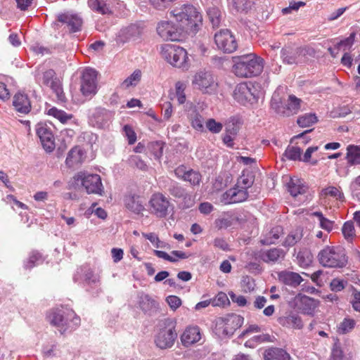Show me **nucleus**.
I'll return each mask as SVG.
<instances>
[{
    "mask_svg": "<svg viewBox=\"0 0 360 360\" xmlns=\"http://www.w3.org/2000/svg\"><path fill=\"white\" fill-rule=\"evenodd\" d=\"M58 20L61 22L66 23L69 30L72 32H78L82 24V20L79 16L69 13L59 15Z\"/></svg>",
    "mask_w": 360,
    "mask_h": 360,
    "instance_id": "nucleus-26",
    "label": "nucleus"
},
{
    "mask_svg": "<svg viewBox=\"0 0 360 360\" xmlns=\"http://www.w3.org/2000/svg\"><path fill=\"white\" fill-rule=\"evenodd\" d=\"M113 117V113L103 108H95L90 110L89 122L94 127L103 129L109 125Z\"/></svg>",
    "mask_w": 360,
    "mask_h": 360,
    "instance_id": "nucleus-12",
    "label": "nucleus"
},
{
    "mask_svg": "<svg viewBox=\"0 0 360 360\" xmlns=\"http://www.w3.org/2000/svg\"><path fill=\"white\" fill-rule=\"evenodd\" d=\"M285 252L281 248L262 250L258 253V257L266 263H275L284 258Z\"/></svg>",
    "mask_w": 360,
    "mask_h": 360,
    "instance_id": "nucleus-22",
    "label": "nucleus"
},
{
    "mask_svg": "<svg viewBox=\"0 0 360 360\" xmlns=\"http://www.w3.org/2000/svg\"><path fill=\"white\" fill-rule=\"evenodd\" d=\"M324 193L326 195L334 197L336 199H340L342 195L341 191L338 188L333 186H329L326 188L324 190Z\"/></svg>",
    "mask_w": 360,
    "mask_h": 360,
    "instance_id": "nucleus-64",
    "label": "nucleus"
},
{
    "mask_svg": "<svg viewBox=\"0 0 360 360\" xmlns=\"http://www.w3.org/2000/svg\"><path fill=\"white\" fill-rule=\"evenodd\" d=\"M300 302L303 305L301 309L304 314H311L316 307V300L308 296L302 297L300 298Z\"/></svg>",
    "mask_w": 360,
    "mask_h": 360,
    "instance_id": "nucleus-39",
    "label": "nucleus"
},
{
    "mask_svg": "<svg viewBox=\"0 0 360 360\" xmlns=\"http://www.w3.org/2000/svg\"><path fill=\"white\" fill-rule=\"evenodd\" d=\"M282 232L283 229L281 226H276L273 228L268 233L266 234L264 238L261 240L262 244L271 245L275 243L279 238Z\"/></svg>",
    "mask_w": 360,
    "mask_h": 360,
    "instance_id": "nucleus-36",
    "label": "nucleus"
},
{
    "mask_svg": "<svg viewBox=\"0 0 360 360\" xmlns=\"http://www.w3.org/2000/svg\"><path fill=\"white\" fill-rule=\"evenodd\" d=\"M36 132L44 149L47 152H52L55 148V139L51 128L45 123H38Z\"/></svg>",
    "mask_w": 360,
    "mask_h": 360,
    "instance_id": "nucleus-16",
    "label": "nucleus"
},
{
    "mask_svg": "<svg viewBox=\"0 0 360 360\" xmlns=\"http://www.w3.org/2000/svg\"><path fill=\"white\" fill-rule=\"evenodd\" d=\"M123 131L125 137L127 139L129 144L132 145L136 141V134L130 125H124Z\"/></svg>",
    "mask_w": 360,
    "mask_h": 360,
    "instance_id": "nucleus-55",
    "label": "nucleus"
},
{
    "mask_svg": "<svg viewBox=\"0 0 360 360\" xmlns=\"http://www.w3.org/2000/svg\"><path fill=\"white\" fill-rule=\"evenodd\" d=\"M288 191L293 197H297L304 194L307 190V186L303 180L298 178H291L288 183Z\"/></svg>",
    "mask_w": 360,
    "mask_h": 360,
    "instance_id": "nucleus-32",
    "label": "nucleus"
},
{
    "mask_svg": "<svg viewBox=\"0 0 360 360\" xmlns=\"http://www.w3.org/2000/svg\"><path fill=\"white\" fill-rule=\"evenodd\" d=\"M184 31L179 26L176 27L169 21L160 22L157 27L158 34L164 40L178 41Z\"/></svg>",
    "mask_w": 360,
    "mask_h": 360,
    "instance_id": "nucleus-15",
    "label": "nucleus"
},
{
    "mask_svg": "<svg viewBox=\"0 0 360 360\" xmlns=\"http://www.w3.org/2000/svg\"><path fill=\"white\" fill-rule=\"evenodd\" d=\"M87 4L92 11L102 15L112 14L117 6H122L116 0H88Z\"/></svg>",
    "mask_w": 360,
    "mask_h": 360,
    "instance_id": "nucleus-17",
    "label": "nucleus"
},
{
    "mask_svg": "<svg viewBox=\"0 0 360 360\" xmlns=\"http://www.w3.org/2000/svg\"><path fill=\"white\" fill-rule=\"evenodd\" d=\"M236 134V130L233 129L232 130L227 129L226 134L223 137L224 143L230 148L233 146V136Z\"/></svg>",
    "mask_w": 360,
    "mask_h": 360,
    "instance_id": "nucleus-61",
    "label": "nucleus"
},
{
    "mask_svg": "<svg viewBox=\"0 0 360 360\" xmlns=\"http://www.w3.org/2000/svg\"><path fill=\"white\" fill-rule=\"evenodd\" d=\"M319 263L324 267L342 268L347 263L344 248L340 246H326L318 255Z\"/></svg>",
    "mask_w": 360,
    "mask_h": 360,
    "instance_id": "nucleus-4",
    "label": "nucleus"
},
{
    "mask_svg": "<svg viewBox=\"0 0 360 360\" xmlns=\"http://www.w3.org/2000/svg\"><path fill=\"white\" fill-rule=\"evenodd\" d=\"M176 338L175 326L169 319H165L159 323L154 340L155 345L158 348L161 349L171 348Z\"/></svg>",
    "mask_w": 360,
    "mask_h": 360,
    "instance_id": "nucleus-6",
    "label": "nucleus"
},
{
    "mask_svg": "<svg viewBox=\"0 0 360 360\" xmlns=\"http://www.w3.org/2000/svg\"><path fill=\"white\" fill-rule=\"evenodd\" d=\"M161 56L173 67L183 70H187L189 68L187 51L179 46L170 44H164L161 47Z\"/></svg>",
    "mask_w": 360,
    "mask_h": 360,
    "instance_id": "nucleus-5",
    "label": "nucleus"
},
{
    "mask_svg": "<svg viewBox=\"0 0 360 360\" xmlns=\"http://www.w3.org/2000/svg\"><path fill=\"white\" fill-rule=\"evenodd\" d=\"M82 274L84 281L89 283H96L99 281L100 276L98 274L94 273L91 269L87 268H82L77 274ZM75 281L78 280L77 275L74 276Z\"/></svg>",
    "mask_w": 360,
    "mask_h": 360,
    "instance_id": "nucleus-35",
    "label": "nucleus"
},
{
    "mask_svg": "<svg viewBox=\"0 0 360 360\" xmlns=\"http://www.w3.org/2000/svg\"><path fill=\"white\" fill-rule=\"evenodd\" d=\"M13 105L17 112L23 115L28 114L32 108L31 102L27 95L20 92L14 95Z\"/></svg>",
    "mask_w": 360,
    "mask_h": 360,
    "instance_id": "nucleus-21",
    "label": "nucleus"
},
{
    "mask_svg": "<svg viewBox=\"0 0 360 360\" xmlns=\"http://www.w3.org/2000/svg\"><path fill=\"white\" fill-rule=\"evenodd\" d=\"M49 86L56 94V97L59 101H65V94L62 88V84L58 78H55V80L51 82V84Z\"/></svg>",
    "mask_w": 360,
    "mask_h": 360,
    "instance_id": "nucleus-49",
    "label": "nucleus"
},
{
    "mask_svg": "<svg viewBox=\"0 0 360 360\" xmlns=\"http://www.w3.org/2000/svg\"><path fill=\"white\" fill-rule=\"evenodd\" d=\"M263 70V60L253 53L234 58L233 72L240 77H251L259 75Z\"/></svg>",
    "mask_w": 360,
    "mask_h": 360,
    "instance_id": "nucleus-2",
    "label": "nucleus"
},
{
    "mask_svg": "<svg viewBox=\"0 0 360 360\" xmlns=\"http://www.w3.org/2000/svg\"><path fill=\"white\" fill-rule=\"evenodd\" d=\"M319 149L318 146L309 147L305 151L303 156H302L301 161L304 162H310L311 165H315L318 162L317 159L311 160V155Z\"/></svg>",
    "mask_w": 360,
    "mask_h": 360,
    "instance_id": "nucleus-53",
    "label": "nucleus"
},
{
    "mask_svg": "<svg viewBox=\"0 0 360 360\" xmlns=\"http://www.w3.org/2000/svg\"><path fill=\"white\" fill-rule=\"evenodd\" d=\"M85 158L84 151L81 148L76 146L69 151L65 162L68 167H72L83 162Z\"/></svg>",
    "mask_w": 360,
    "mask_h": 360,
    "instance_id": "nucleus-28",
    "label": "nucleus"
},
{
    "mask_svg": "<svg viewBox=\"0 0 360 360\" xmlns=\"http://www.w3.org/2000/svg\"><path fill=\"white\" fill-rule=\"evenodd\" d=\"M248 197L247 191H245L237 186L230 188L224 193L221 196V202L224 204L238 203L245 201Z\"/></svg>",
    "mask_w": 360,
    "mask_h": 360,
    "instance_id": "nucleus-18",
    "label": "nucleus"
},
{
    "mask_svg": "<svg viewBox=\"0 0 360 360\" xmlns=\"http://www.w3.org/2000/svg\"><path fill=\"white\" fill-rule=\"evenodd\" d=\"M192 84L195 88L205 94L213 93L217 86L212 75L206 71L197 72L193 77Z\"/></svg>",
    "mask_w": 360,
    "mask_h": 360,
    "instance_id": "nucleus-10",
    "label": "nucleus"
},
{
    "mask_svg": "<svg viewBox=\"0 0 360 360\" xmlns=\"http://www.w3.org/2000/svg\"><path fill=\"white\" fill-rule=\"evenodd\" d=\"M345 160L350 167L360 165V145L350 144L346 148Z\"/></svg>",
    "mask_w": 360,
    "mask_h": 360,
    "instance_id": "nucleus-29",
    "label": "nucleus"
},
{
    "mask_svg": "<svg viewBox=\"0 0 360 360\" xmlns=\"http://www.w3.org/2000/svg\"><path fill=\"white\" fill-rule=\"evenodd\" d=\"M55 72L53 70H49L42 75L41 82L46 86H49L51 82L55 80Z\"/></svg>",
    "mask_w": 360,
    "mask_h": 360,
    "instance_id": "nucleus-60",
    "label": "nucleus"
},
{
    "mask_svg": "<svg viewBox=\"0 0 360 360\" xmlns=\"http://www.w3.org/2000/svg\"><path fill=\"white\" fill-rule=\"evenodd\" d=\"M124 204L126 207L130 211L140 214L144 210V206L141 198L135 195H128L124 198Z\"/></svg>",
    "mask_w": 360,
    "mask_h": 360,
    "instance_id": "nucleus-31",
    "label": "nucleus"
},
{
    "mask_svg": "<svg viewBox=\"0 0 360 360\" xmlns=\"http://www.w3.org/2000/svg\"><path fill=\"white\" fill-rule=\"evenodd\" d=\"M80 91L84 96H92L97 92V72L86 68L82 75Z\"/></svg>",
    "mask_w": 360,
    "mask_h": 360,
    "instance_id": "nucleus-11",
    "label": "nucleus"
},
{
    "mask_svg": "<svg viewBox=\"0 0 360 360\" xmlns=\"http://www.w3.org/2000/svg\"><path fill=\"white\" fill-rule=\"evenodd\" d=\"M253 182L254 178L252 174L243 173L242 175L238 179L236 186L245 191H247V189L252 185Z\"/></svg>",
    "mask_w": 360,
    "mask_h": 360,
    "instance_id": "nucleus-46",
    "label": "nucleus"
},
{
    "mask_svg": "<svg viewBox=\"0 0 360 360\" xmlns=\"http://www.w3.org/2000/svg\"><path fill=\"white\" fill-rule=\"evenodd\" d=\"M342 232L344 238L348 242H352L356 237V231L354 226V223L352 221H346L342 228Z\"/></svg>",
    "mask_w": 360,
    "mask_h": 360,
    "instance_id": "nucleus-40",
    "label": "nucleus"
},
{
    "mask_svg": "<svg viewBox=\"0 0 360 360\" xmlns=\"http://www.w3.org/2000/svg\"><path fill=\"white\" fill-rule=\"evenodd\" d=\"M164 146L162 141H153L148 145V150L155 160H160L163 155Z\"/></svg>",
    "mask_w": 360,
    "mask_h": 360,
    "instance_id": "nucleus-37",
    "label": "nucleus"
},
{
    "mask_svg": "<svg viewBox=\"0 0 360 360\" xmlns=\"http://www.w3.org/2000/svg\"><path fill=\"white\" fill-rule=\"evenodd\" d=\"M301 51L300 48H295L290 46L283 47L281 51V58L283 63L287 65L297 64Z\"/></svg>",
    "mask_w": 360,
    "mask_h": 360,
    "instance_id": "nucleus-24",
    "label": "nucleus"
},
{
    "mask_svg": "<svg viewBox=\"0 0 360 360\" xmlns=\"http://www.w3.org/2000/svg\"><path fill=\"white\" fill-rule=\"evenodd\" d=\"M330 288L335 292L341 291L345 288V281L339 278H334L330 282Z\"/></svg>",
    "mask_w": 360,
    "mask_h": 360,
    "instance_id": "nucleus-63",
    "label": "nucleus"
},
{
    "mask_svg": "<svg viewBox=\"0 0 360 360\" xmlns=\"http://www.w3.org/2000/svg\"><path fill=\"white\" fill-rule=\"evenodd\" d=\"M186 89V84L183 82L179 81L175 84L174 98L176 99L179 105L186 104V96L185 94Z\"/></svg>",
    "mask_w": 360,
    "mask_h": 360,
    "instance_id": "nucleus-38",
    "label": "nucleus"
},
{
    "mask_svg": "<svg viewBox=\"0 0 360 360\" xmlns=\"http://www.w3.org/2000/svg\"><path fill=\"white\" fill-rule=\"evenodd\" d=\"M311 215L315 216L319 221V226L321 229L330 232L333 229L334 221L324 217L321 212H314Z\"/></svg>",
    "mask_w": 360,
    "mask_h": 360,
    "instance_id": "nucleus-45",
    "label": "nucleus"
},
{
    "mask_svg": "<svg viewBox=\"0 0 360 360\" xmlns=\"http://www.w3.org/2000/svg\"><path fill=\"white\" fill-rule=\"evenodd\" d=\"M278 278L282 283L291 287H296L302 281L299 274L287 270L280 271L278 274Z\"/></svg>",
    "mask_w": 360,
    "mask_h": 360,
    "instance_id": "nucleus-25",
    "label": "nucleus"
},
{
    "mask_svg": "<svg viewBox=\"0 0 360 360\" xmlns=\"http://www.w3.org/2000/svg\"><path fill=\"white\" fill-rule=\"evenodd\" d=\"M141 77V72L139 70H136L130 76H129L122 83L124 88H129V86H136Z\"/></svg>",
    "mask_w": 360,
    "mask_h": 360,
    "instance_id": "nucleus-48",
    "label": "nucleus"
},
{
    "mask_svg": "<svg viewBox=\"0 0 360 360\" xmlns=\"http://www.w3.org/2000/svg\"><path fill=\"white\" fill-rule=\"evenodd\" d=\"M355 326V321L353 319H345L338 326V333L339 334H346L350 332Z\"/></svg>",
    "mask_w": 360,
    "mask_h": 360,
    "instance_id": "nucleus-51",
    "label": "nucleus"
},
{
    "mask_svg": "<svg viewBox=\"0 0 360 360\" xmlns=\"http://www.w3.org/2000/svg\"><path fill=\"white\" fill-rule=\"evenodd\" d=\"M166 302L173 311L176 310L182 304L181 300L176 295H169L166 298Z\"/></svg>",
    "mask_w": 360,
    "mask_h": 360,
    "instance_id": "nucleus-56",
    "label": "nucleus"
},
{
    "mask_svg": "<svg viewBox=\"0 0 360 360\" xmlns=\"http://www.w3.org/2000/svg\"><path fill=\"white\" fill-rule=\"evenodd\" d=\"M77 185L79 184L85 188L87 193L103 195V186L101 176L96 174H89L84 172L77 173L74 177Z\"/></svg>",
    "mask_w": 360,
    "mask_h": 360,
    "instance_id": "nucleus-7",
    "label": "nucleus"
},
{
    "mask_svg": "<svg viewBox=\"0 0 360 360\" xmlns=\"http://www.w3.org/2000/svg\"><path fill=\"white\" fill-rule=\"evenodd\" d=\"M47 115L53 116L62 123H66L72 117V115L67 114L63 110H58L55 107L49 108L47 110Z\"/></svg>",
    "mask_w": 360,
    "mask_h": 360,
    "instance_id": "nucleus-41",
    "label": "nucleus"
},
{
    "mask_svg": "<svg viewBox=\"0 0 360 360\" xmlns=\"http://www.w3.org/2000/svg\"><path fill=\"white\" fill-rule=\"evenodd\" d=\"M184 108L188 112V116L192 127L198 131H202L204 130V118L197 111L193 103L191 102H186Z\"/></svg>",
    "mask_w": 360,
    "mask_h": 360,
    "instance_id": "nucleus-20",
    "label": "nucleus"
},
{
    "mask_svg": "<svg viewBox=\"0 0 360 360\" xmlns=\"http://www.w3.org/2000/svg\"><path fill=\"white\" fill-rule=\"evenodd\" d=\"M214 41L219 49L224 53H232L238 44L234 36L229 30H221L214 35Z\"/></svg>",
    "mask_w": 360,
    "mask_h": 360,
    "instance_id": "nucleus-13",
    "label": "nucleus"
},
{
    "mask_svg": "<svg viewBox=\"0 0 360 360\" xmlns=\"http://www.w3.org/2000/svg\"><path fill=\"white\" fill-rule=\"evenodd\" d=\"M42 255L38 252H32L26 262L24 263L25 269H32L43 262Z\"/></svg>",
    "mask_w": 360,
    "mask_h": 360,
    "instance_id": "nucleus-42",
    "label": "nucleus"
},
{
    "mask_svg": "<svg viewBox=\"0 0 360 360\" xmlns=\"http://www.w3.org/2000/svg\"><path fill=\"white\" fill-rule=\"evenodd\" d=\"M96 203H93L91 206L86 210V214H90L94 212L98 217L103 219H105L107 217L106 212L101 207L96 208Z\"/></svg>",
    "mask_w": 360,
    "mask_h": 360,
    "instance_id": "nucleus-59",
    "label": "nucleus"
},
{
    "mask_svg": "<svg viewBox=\"0 0 360 360\" xmlns=\"http://www.w3.org/2000/svg\"><path fill=\"white\" fill-rule=\"evenodd\" d=\"M207 15L213 27H219L221 22V13L218 8H210L207 11Z\"/></svg>",
    "mask_w": 360,
    "mask_h": 360,
    "instance_id": "nucleus-47",
    "label": "nucleus"
},
{
    "mask_svg": "<svg viewBox=\"0 0 360 360\" xmlns=\"http://www.w3.org/2000/svg\"><path fill=\"white\" fill-rule=\"evenodd\" d=\"M139 306L144 313H150L157 308V302L148 294H141L139 296Z\"/></svg>",
    "mask_w": 360,
    "mask_h": 360,
    "instance_id": "nucleus-33",
    "label": "nucleus"
},
{
    "mask_svg": "<svg viewBox=\"0 0 360 360\" xmlns=\"http://www.w3.org/2000/svg\"><path fill=\"white\" fill-rule=\"evenodd\" d=\"M302 237V231L300 229H296L292 231L285 238L283 245L285 247H292L295 245L298 241L301 240Z\"/></svg>",
    "mask_w": 360,
    "mask_h": 360,
    "instance_id": "nucleus-44",
    "label": "nucleus"
},
{
    "mask_svg": "<svg viewBox=\"0 0 360 360\" xmlns=\"http://www.w3.org/2000/svg\"><path fill=\"white\" fill-rule=\"evenodd\" d=\"M297 259L301 266H307L311 263L312 256L309 252H299Z\"/></svg>",
    "mask_w": 360,
    "mask_h": 360,
    "instance_id": "nucleus-58",
    "label": "nucleus"
},
{
    "mask_svg": "<svg viewBox=\"0 0 360 360\" xmlns=\"http://www.w3.org/2000/svg\"><path fill=\"white\" fill-rule=\"evenodd\" d=\"M50 323L60 334L75 330L80 323L79 317L72 309H59L49 316Z\"/></svg>",
    "mask_w": 360,
    "mask_h": 360,
    "instance_id": "nucleus-3",
    "label": "nucleus"
},
{
    "mask_svg": "<svg viewBox=\"0 0 360 360\" xmlns=\"http://www.w3.org/2000/svg\"><path fill=\"white\" fill-rule=\"evenodd\" d=\"M206 127L208 129V130L214 134H218L219 133L222 128L223 125L220 122H217L214 119H209L206 122Z\"/></svg>",
    "mask_w": 360,
    "mask_h": 360,
    "instance_id": "nucleus-54",
    "label": "nucleus"
},
{
    "mask_svg": "<svg viewBox=\"0 0 360 360\" xmlns=\"http://www.w3.org/2000/svg\"><path fill=\"white\" fill-rule=\"evenodd\" d=\"M317 122V117L315 114L306 113L298 117L297 122L301 127H309Z\"/></svg>",
    "mask_w": 360,
    "mask_h": 360,
    "instance_id": "nucleus-43",
    "label": "nucleus"
},
{
    "mask_svg": "<svg viewBox=\"0 0 360 360\" xmlns=\"http://www.w3.org/2000/svg\"><path fill=\"white\" fill-rule=\"evenodd\" d=\"M285 155L289 160L301 161L302 150L299 147L288 146L285 151Z\"/></svg>",
    "mask_w": 360,
    "mask_h": 360,
    "instance_id": "nucleus-50",
    "label": "nucleus"
},
{
    "mask_svg": "<svg viewBox=\"0 0 360 360\" xmlns=\"http://www.w3.org/2000/svg\"><path fill=\"white\" fill-rule=\"evenodd\" d=\"M278 323L283 327L288 328L301 329L303 327L301 317L295 313H290L287 316L280 317Z\"/></svg>",
    "mask_w": 360,
    "mask_h": 360,
    "instance_id": "nucleus-27",
    "label": "nucleus"
},
{
    "mask_svg": "<svg viewBox=\"0 0 360 360\" xmlns=\"http://www.w3.org/2000/svg\"><path fill=\"white\" fill-rule=\"evenodd\" d=\"M149 212L158 218H165L172 210L169 200L162 193H154L149 200Z\"/></svg>",
    "mask_w": 360,
    "mask_h": 360,
    "instance_id": "nucleus-9",
    "label": "nucleus"
},
{
    "mask_svg": "<svg viewBox=\"0 0 360 360\" xmlns=\"http://www.w3.org/2000/svg\"><path fill=\"white\" fill-rule=\"evenodd\" d=\"M171 15L179 23V26L186 32L195 33L202 25V15L190 4L175 7L171 11Z\"/></svg>",
    "mask_w": 360,
    "mask_h": 360,
    "instance_id": "nucleus-1",
    "label": "nucleus"
},
{
    "mask_svg": "<svg viewBox=\"0 0 360 360\" xmlns=\"http://www.w3.org/2000/svg\"><path fill=\"white\" fill-rule=\"evenodd\" d=\"M219 321V324L224 326L223 333L226 335H231L236 329L241 327L244 319L240 315L231 314L220 319Z\"/></svg>",
    "mask_w": 360,
    "mask_h": 360,
    "instance_id": "nucleus-19",
    "label": "nucleus"
},
{
    "mask_svg": "<svg viewBox=\"0 0 360 360\" xmlns=\"http://www.w3.org/2000/svg\"><path fill=\"white\" fill-rule=\"evenodd\" d=\"M129 162L131 166L141 170H145L147 168L146 164L138 155H131L129 159Z\"/></svg>",
    "mask_w": 360,
    "mask_h": 360,
    "instance_id": "nucleus-57",
    "label": "nucleus"
},
{
    "mask_svg": "<svg viewBox=\"0 0 360 360\" xmlns=\"http://www.w3.org/2000/svg\"><path fill=\"white\" fill-rule=\"evenodd\" d=\"M263 357L264 360H290V356L285 350L276 347L265 349Z\"/></svg>",
    "mask_w": 360,
    "mask_h": 360,
    "instance_id": "nucleus-30",
    "label": "nucleus"
},
{
    "mask_svg": "<svg viewBox=\"0 0 360 360\" xmlns=\"http://www.w3.org/2000/svg\"><path fill=\"white\" fill-rule=\"evenodd\" d=\"M154 254L159 258H162L165 260L175 262L179 259H186L188 255L182 251L174 250L171 252V255H168L167 252L161 250H154Z\"/></svg>",
    "mask_w": 360,
    "mask_h": 360,
    "instance_id": "nucleus-34",
    "label": "nucleus"
},
{
    "mask_svg": "<svg viewBox=\"0 0 360 360\" xmlns=\"http://www.w3.org/2000/svg\"><path fill=\"white\" fill-rule=\"evenodd\" d=\"M202 176L200 172L193 169H188V172L184 176V181L189 182L193 186L199 185L201 182Z\"/></svg>",
    "mask_w": 360,
    "mask_h": 360,
    "instance_id": "nucleus-52",
    "label": "nucleus"
},
{
    "mask_svg": "<svg viewBox=\"0 0 360 360\" xmlns=\"http://www.w3.org/2000/svg\"><path fill=\"white\" fill-rule=\"evenodd\" d=\"M253 86L246 82L238 84L234 89L233 96V98L242 105L253 103L257 101L256 96L253 92Z\"/></svg>",
    "mask_w": 360,
    "mask_h": 360,
    "instance_id": "nucleus-14",
    "label": "nucleus"
},
{
    "mask_svg": "<svg viewBox=\"0 0 360 360\" xmlns=\"http://www.w3.org/2000/svg\"><path fill=\"white\" fill-rule=\"evenodd\" d=\"M280 98L278 94L275 92L272 96L271 106L276 112L283 116L289 117L298 113L301 109L302 101L294 95H290L285 104V106L280 105Z\"/></svg>",
    "mask_w": 360,
    "mask_h": 360,
    "instance_id": "nucleus-8",
    "label": "nucleus"
},
{
    "mask_svg": "<svg viewBox=\"0 0 360 360\" xmlns=\"http://www.w3.org/2000/svg\"><path fill=\"white\" fill-rule=\"evenodd\" d=\"M354 38L355 34L352 33L348 37L337 43V49H340L342 46L350 48L354 44Z\"/></svg>",
    "mask_w": 360,
    "mask_h": 360,
    "instance_id": "nucleus-62",
    "label": "nucleus"
},
{
    "mask_svg": "<svg viewBox=\"0 0 360 360\" xmlns=\"http://www.w3.org/2000/svg\"><path fill=\"white\" fill-rule=\"evenodd\" d=\"M200 339L201 333L198 326L187 327L181 335V341L186 347L199 342Z\"/></svg>",
    "mask_w": 360,
    "mask_h": 360,
    "instance_id": "nucleus-23",
    "label": "nucleus"
}]
</instances>
